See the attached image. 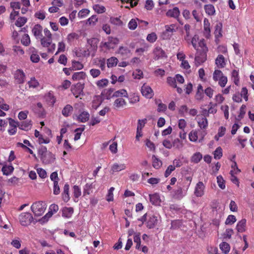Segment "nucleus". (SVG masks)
I'll return each mask as SVG.
<instances>
[{"instance_id":"1","label":"nucleus","mask_w":254,"mask_h":254,"mask_svg":"<svg viewBox=\"0 0 254 254\" xmlns=\"http://www.w3.org/2000/svg\"><path fill=\"white\" fill-rule=\"evenodd\" d=\"M46 208L45 203L43 201H37L34 203L31 209L35 216H40L44 213Z\"/></svg>"},{"instance_id":"2","label":"nucleus","mask_w":254,"mask_h":254,"mask_svg":"<svg viewBox=\"0 0 254 254\" xmlns=\"http://www.w3.org/2000/svg\"><path fill=\"white\" fill-rule=\"evenodd\" d=\"M19 221L22 226H26L33 221V217L29 212L22 213L19 216Z\"/></svg>"},{"instance_id":"3","label":"nucleus","mask_w":254,"mask_h":254,"mask_svg":"<svg viewBox=\"0 0 254 254\" xmlns=\"http://www.w3.org/2000/svg\"><path fill=\"white\" fill-rule=\"evenodd\" d=\"M42 163L45 164H52L54 162L56 158L55 155L51 152H48L40 158Z\"/></svg>"},{"instance_id":"4","label":"nucleus","mask_w":254,"mask_h":254,"mask_svg":"<svg viewBox=\"0 0 254 254\" xmlns=\"http://www.w3.org/2000/svg\"><path fill=\"white\" fill-rule=\"evenodd\" d=\"M205 186L202 182H199L195 187L194 194L197 197H201L204 194Z\"/></svg>"},{"instance_id":"5","label":"nucleus","mask_w":254,"mask_h":254,"mask_svg":"<svg viewBox=\"0 0 254 254\" xmlns=\"http://www.w3.org/2000/svg\"><path fill=\"white\" fill-rule=\"evenodd\" d=\"M141 93L143 96L147 98H151L154 95L152 89L148 85L144 84L141 87Z\"/></svg>"},{"instance_id":"6","label":"nucleus","mask_w":254,"mask_h":254,"mask_svg":"<svg viewBox=\"0 0 254 254\" xmlns=\"http://www.w3.org/2000/svg\"><path fill=\"white\" fill-rule=\"evenodd\" d=\"M83 88L84 84L79 82L71 88V91L75 97L77 98L79 95L82 94Z\"/></svg>"},{"instance_id":"7","label":"nucleus","mask_w":254,"mask_h":254,"mask_svg":"<svg viewBox=\"0 0 254 254\" xmlns=\"http://www.w3.org/2000/svg\"><path fill=\"white\" fill-rule=\"evenodd\" d=\"M119 40L117 38L109 37L107 42L103 43V45L108 49L114 48V47L119 43Z\"/></svg>"},{"instance_id":"8","label":"nucleus","mask_w":254,"mask_h":254,"mask_svg":"<svg viewBox=\"0 0 254 254\" xmlns=\"http://www.w3.org/2000/svg\"><path fill=\"white\" fill-rule=\"evenodd\" d=\"M14 77L17 83L21 84L25 81V75L22 70L18 69L15 73Z\"/></svg>"},{"instance_id":"9","label":"nucleus","mask_w":254,"mask_h":254,"mask_svg":"<svg viewBox=\"0 0 254 254\" xmlns=\"http://www.w3.org/2000/svg\"><path fill=\"white\" fill-rule=\"evenodd\" d=\"M153 53L154 54V59L155 60H158L160 58L166 57L164 51L159 47H157L154 49Z\"/></svg>"},{"instance_id":"10","label":"nucleus","mask_w":254,"mask_h":254,"mask_svg":"<svg viewBox=\"0 0 254 254\" xmlns=\"http://www.w3.org/2000/svg\"><path fill=\"white\" fill-rule=\"evenodd\" d=\"M43 27L40 24L35 25L32 30V33L36 38H40L42 36V31Z\"/></svg>"},{"instance_id":"11","label":"nucleus","mask_w":254,"mask_h":254,"mask_svg":"<svg viewBox=\"0 0 254 254\" xmlns=\"http://www.w3.org/2000/svg\"><path fill=\"white\" fill-rule=\"evenodd\" d=\"M126 165L124 164L115 163L111 167L110 172L112 174L115 172H118L126 169Z\"/></svg>"},{"instance_id":"12","label":"nucleus","mask_w":254,"mask_h":254,"mask_svg":"<svg viewBox=\"0 0 254 254\" xmlns=\"http://www.w3.org/2000/svg\"><path fill=\"white\" fill-rule=\"evenodd\" d=\"M149 198L150 202L155 205L160 204L161 200L159 194L155 193L153 194H149Z\"/></svg>"},{"instance_id":"13","label":"nucleus","mask_w":254,"mask_h":254,"mask_svg":"<svg viewBox=\"0 0 254 254\" xmlns=\"http://www.w3.org/2000/svg\"><path fill=\"white\" fill-rule=\"evenodd\" d=\"M180 10L177 7L173 8L172 9H169L166 12V15L169 17L177 18L180 15Z\"/></svg>"},{"instance_id":"14","label":"nucleus","mask_w":254,"mask_h":254,"mask_svg":"<svg viewBox=\"0 0 254 254\" xmlns=\"http://www.w3.org/2000/svg\"><path fill=\"white\" fill-rule=\"evenodd\" d=\"M32 122L31 121H25L22 122H20L19 124V128L20 129L24 130L25 131H27L31 129L32 127Z\"/></svg>"},{"instance_id":"15","label":"nucleus","mask_w":254,"mask_h":254,"mask_svg":"<svg viewBox=\"0 0 254 254\" xmlns=\"http://www.w3.org/2000/svg\"><path fill=\"white\" fill-rule=\"evenodd\" d=\"M157 217L154 215L150 216L147 222V227L149 229L153 228L157 223Z\"/></svg>"},{"instance_id":"16","label":"nucleus","mask_w":254,"mask_h":254,"mask_svg":"<svg viewBox=\"0 0 254 254\" xmlns=\"http://www.w3.org/2000/svg\"><path fill=\"white\" fill-rule=\"evenodd\" d=\"M62 216L65 218H70L73 213V208L72 207H64L63 208Z\"/></svg>"},{"instance_id":"17","label":"nucleus","mask_w":254,"mask_h":254,"mask_svg":"<svg viewBox=\"0 0 254 254\" xmlns=\"http://www.w3.org/2000/svg\"><path fill=\"white\" fill-rule=\"evenodd\" d=\"M34 111L39 116H43L45 115V110L40 102L37 103V105L34 108Z\"/></svg>"},{"instance_id":"18","label":"nucleus","mask_w":254,"mask_h":254,"mask_svg":"<svg viewBox=\"0 0 254 254\" xmlns=\"http://www.w3.org/2000/svg\"><path fill=\"white\" fill-rule=\"evenodd\" d=\"M69 186L67 184L64 185L63 193V199L65 202H67L69 199Z\"/></svg>"},{"instance_id":"19","label":"nucleus","mask_w":254,"mask_h":254,"mask_svg":"<svg viewBox=\"0 0 254 254\" xmlns=\"http://www.w3.org/2000/svg\"><path fill=\"white\" fill-rule=\"evenodd\" d=\"M205 12L209 15H214L215 13V9L212 4H206L204 6Z\"/></svg>"},{"instance_id":"20","label":"nucleus","mask_w":254,"mask_h":254,"mask_svg":"<svg viewBox=\"0 0 254 254\" xmlns=\"http://www.w3.org/2000/svg\"><path fill=\"white\" fill-rule=\"evenodd\" d=\"M94 188L93 183H87L83 188V196L86 194H90L92 192V190Z\"/></svg>"},{"instance_id":"21","label":"nucleus","mask_w":254,"mask_h":254,"mask_svg":"<svg viewBox=\"0 0 254 254\" xmlns=\"http://www.w3.org/2000/svg\"><path fill=\"white\" fill-rule=\"evenodd\" d=\"M246 223V220L243 219L240 221L236 226V229L238 232L242 233L245 231V226Z\"/></svg>"},{"instance_id":"22","label":"nucleus","mask_w":254,"mask_h":254,"mask_svg":"<svg viewBox=\"0 0 254 254\" xmlns=\"http://www.w3.org/2000/svg\"><path fill=\"white\" fill-rule=\"evenodd\" d=\"M152 160L153 167L157 169L160 168L162 165V161L154 155L152 156Z\"/></svg>"},{"instance_id":"23","label":"nucleus","mask_w":254,"mask_h":254,"mask_svg":"<svg viewBox=\"0 0 254 254\" xmlns=\"http://www.w3.org/2000/svg\"><path fill=\"white\" fill-rule=\"evenodd\" d=\"M217 65L220 67H224L225 65V59L223 55H219L215 60Z\"/></svg>"},{"instance_id":"24","label":"nucleus","mask_w":254,"mask_h":254,"mask_svg":"<svg viewBox=\"0 0 254 254\" xmlns=\"http://www.w3.org/2000/svg\"><path fill=\"white\" fill-rule=\"evenodd\" d=\"M89 114L87 112H82L77 117V120L81 123H85L89 120Z\"/></svg>"},{"instance_id":"25","label":"nucleus","mask_w":254,"mask_h":254,"mask_svg":"<svg viewBox=\"0 0 254 254\" xmlns=\"http://www.w3.org/2000/svg\"><path fill=\"white\" fill-rule=\"evenodd\" d=\"M73 111L72 107L70 105H66L62 110V114L64 116L68 117Z\"/></svg>"},{"instance_id":"26","label":"nucleus","mask_w":254,"mask_h":254,"mask_svg":"<svg viewBox=\"0 0 254 254\" xmlns=\"http://www.w3.org/2000/svg\"><path fill=\"white\" fill-rule=\"evenodd\" d=\"M13 170L14 168L12 165H4L2 167L1 171L3 175L7 176L10 175Z\"/></svg>"},{"instance_id":"27","label":"nucleus","mask_w":254,"mask_h":254,"mask_svg":"<svg viewBox=\"0 0 254 254\" xmlns=\"http://www.w3.org/2000/svg\"><path fill=\"white\" fill-rule=\"evenodd\" d=\"M174 193L173 195V197L175 199H181L184 196V194H183V190L181 187H179L178 188V189L174 190Z\"/></svg>"},{"instance_id":"28","label":"nucleus","mask_w":254,"mask_h":254,"mask_svg":"<svg viewBox=\"0 0 254 254\" xmlns=\"http://www.w3.org/2000/svg\"><path fill=\"white\" fill-rule=\"evenodd\" d=\"M198 126L201 129H205L208 126V121L206 117H203L197 122Z\"/></svg>"},{"instance_id":"29","label":"nucleus","mask_w":254,"mask_h":254,"mask_svg":"<svg viewBox=\"0 0 254 254\" xmlns=\"http://www.w3.org/2000/svg\"><path fill=\"white\" fill-rule=\"evenodd\" d=\"M222 24L220 22H219L216 24L215 26V31L214 33L215 34V36L217 37H221L222 36Z\"/></svg>"},{"instance_id":"30","label":"nucleus","mask_w":254,"mask_h":254,"mask_svg":"<svg viewBox=\"0 0 254 254\" xmlns=\"http://www.w3.org/2000/svg\"><path fill=\"white\" fill-rule=\"evenodd\" d=\"M219 246L220 249L224 254H227L229 252L230 247L228 243L224 242L221 243Z\"/></svg>"},{"instance_id":"31","label":"nucleus","mask_w":254,"mask_h":254,"mask_svg":"<svg viewBox=\"0 0 254 254\" xmlns=\"http://www.w3.org/2000/svg\"><path fill=\"white\" fill-rule=\"evenodd\" d=\"M85 76H86V74L83 71H80V72H75L72 75V78L74 80H77L84 79L85 78Z\"/></svg>"},{"instance_id":"32","label":"nucleus","mask_w":254,"mask_h":254,"mask_svg":"<svg viewBox=\"0 0 254 254\" xmlns=\"http://www.w3.org/2000/svg\"><path fill=\"white\" fill-rule=\"evenodd\" d=\"M52 43V39L43 37L41 38V44L44 47H49Z\"/></svg>"},{"instance_id":"33","label":"nucleus","mask_w":254,"mask_h":254,"mask_svg":"<svg viewBox=\"0 0 254 254\" xmlns=\"http://www.w3.org/2000/svg\"><path fill=\"white\" fill-rule=\"evenodd\" d=\"M127 93L125 89H121L115 92L112 95V97H127Z\"/></svg>"},{"instance_id":"34","label":"nucleus","mask_w":254,"mask_h":254,"mask_svg":"<svg viewBox=\"0 0 254 254\" xmlns=\"http://www.w3.org/2000/svg\"><path fill=\"white\" fill-rule=\"evenodd\" d=\"M118 59L115 57H111L107 60V66L108 67L115 66L118 63Z\"/></svg>"},{"instance_id":"35","label":"nucleus","mask_w":254,"mask_h":254,"mask_svg":"<svg viewBox=\"0 0 254 254\" xmlns=\"http://www.w3.org/2000/svg\"><path fill=\"white\" fill-rule=\"evenodd\" d=\"M203 26L205 34L209 35L210 33V23L207 18H204L203 21Z\"/></svg>"},{"instance_id":"36","label":"nucleus","mask_w":254,"mask_h":254,"mask_svg":"<svg viewBox=\"0 0 254 254\" xmlns=\"http://www.w3.org/2000/svg\"><path fill=\"white\" fill-rule=\"evenodd\" d=\"M214 158L215 159H220L222 156V149L221 147H218L214 152Z\"/></svg>"},{"instance_id":"37","label":"nucleus","mask_w":254,"mask_h":254,"mask_svg":"<svg viewBox=\"0 0 254 254\" xmlns=\"http://www.w3.org/2000/svg\"><path fill=\"white\" fill-rule=\"evenodd\" d=\"M133 240L134 243H136L135 248L139 250L140 247L141 240L140 238V233H135Z\"/></svg>"},{"instance_id":"38","label":"nucleus","mask_w":254,"mask_h":254,"mask_svg":"<svg viewBox=\"0 0 254 254\" xmlns=\"http://www.w3.org/2000/svg\"><path fill=\"white\" fill-rule=\"evenodd\" d=\"M217 182L220 188L224 190L225 188V180L223 179L222 176L219 175L217 177Z\"/></svg>"},{"instance_id":"39","label":"nucleus","mask_w":254,"mask_h":254,"mask_svg":"<svg viewBox=\"0 0 254 254\" xmlns=\"http://www.w3.org/2000/svg\"><path fill=\"white\" fill-rule=\"evenodd\" d=\"M126 105V102L123 98H118L114 102V105L117 107L120 108Z\"/></svg>"},{"instance_id":"40","label":"nucleus","mask_w":254,"mask_h":254,"mask_svg":"<svg viewBox=\"0 0 254 254\" xmlns=\"http://www.w3.org/2000/svg\"><path fill=\"white\" fill-rule=\"evenodd\" d=\"M27 18L25 17H20L17 19L15 22V25L18 27H22L27 22Z\"/></svg>"},{"instance_id":"41","label":"nucleus","mask_w":254,"mask_h":254,"mask_svg":"<svg viewBox=\"0 0 254 254\" xmlns=\"http://www.w3.org/2000/svg\"><path fill=\"white\" fill-rule=\"evenodd\" d=\"M223 75L222 72L220 70H215L213 74V78L215 81H218L221 78Z\"/></svg>"},{"instance_id":"42","label":"nucleus","mask_w":254,"mask_h":254,"mask_svg":"<svg viewBox=\"0 0 254 254\" xmlns=\"http://www.w3.org/2000/svg\"><path fill=\"white\" fill-rule=\"evenodd\" d=\"M206 55L205 52H202L201 54V57L200 56H196L195 57V61L196 62L198 63V64L202 63L204 62L206 60Z\"/></svg>"},{"instance_id":"43","label":"nucleus","mask_w":254,"mask_h":254,"mask_svg":"<svg viewBox=\"0 0 254 254\" xmlns=\"http://www.w3.org/2000/svg\"><path fill=\"white\" fill-rule=\"evenodd\" d=\"M236 218L234 215H229L227 217L225 223L226 225H232L234 224L236 221Z\"/></svg>"},{"instance_id":"44","label":"nucleus","mask_w":254,"mask_h":254,"mask_svg":"<svg viewBox=\"0 0 254 254\" xmlns=\"http://www.w3.org/2000/svg\"><path fill=\"white\" fill-rule=\"evenodd\" d=\"M98 41V40L96 38H92L87 40V43L93 47L94 49H96Z\"/></svg>"},{"instance_id":"45","label":"nucleus","mask_w":254,"mask_h":254,"mask_svg":"<svg viewBox=\"0 0 254 254\" xmlns=\"http://www.w3.org/2000/svg\"><path fill=\"white\" fill-rule=\"evenodd\" d=\"M109 81L107 79H102L96 82L97 86L99 88H103L108 85Z\"/></svg>"},{"instance_id":"46","label":"nucleus","mask_w":254,"mask_h":254,"mask_svg":"<svg viewBox=\"0 0 254 254\" xmlns=\"http://www.w3.org/2000/svg\"><path fill=\"white\" fill-rule=\"evenodd\" d=\"M183 146V144L182 143V141H181L179 138H176L174 140V141L172 142V146L177 148V149H180Z\"/></svg>"},{"instance_id":"47","label":"nucleus","mask_w":254,"mask_h":254,"mask_svg":"<svg viewBox=\"0 0 254 254\" xmlns=\"http://www.w3.org/2000/svg\"><path fill=\"white\" fill-rule=\"evenodd\" d=\"M21 43L26 46H28L30 43V39L29 36L27 34H25L22 37V38L21 40Z\"/></svg>"},{"instance_id":"48","label":"nucleus","mask_w":254,"mask_h":254,"mask_svg":"<svg viewBox=\"0 0 254 254\" xmlns=\"http://www.w3.org/2000/svg\"><path fill=\"white\" fill-rule=\"evenodd\" d=\"M202 158V156L201 154L198 152L193 154V155L192 157L191 160L193 162L197 163L201 160Z\"/></svg>"},{"instance_id":"49","label":"nucleus","mask_w":254,"mask_h":254,"mask_svg":"<svg viewBox=\"0 0 254 254\" xmlns=\"http://www.w3.org/2000/svg\"><path fill=\"white\" fill-rule=\"evenodd\" d=\"M197 132L196 130H192L189 133V139L191 141H196L197 140Z\"/></svg>"},{"instance_id":"50","label":"nucleus","mask_w":254,"mask_h":254,"mask_svg":"<svg viewBox=\"0 0 254 254\" xmlns=\"http://www.w3.org/2000/svg\"><path fill=\"white\" fill-rule=\"evenodd\" d=\"M93 8L98 13H102L105 11V7L99 4L94 5Z\"/></svg>"},{"instance_id":"51","label":"nucleus","mask_w":254,"mask_h":254,"mask_svg":"<svg viewBox=\"0 0 254 254\" xmlns=\"http://www.w3.org/2000/svg\"><path fill=\"white\" fill-rule=\"evenodd\" d=\"M110 22L115 25L120 26L123 24V22L119 17H111Z\"/></svg>"},{"instance_id":"52","label":"nucleus","mask_w":254,"mask_h":254,"mask_svg":"<svg viewBox=\"0 0 254 254\" xmlns=\"http://www.w3.org/2000/svg\"><path fill=\"white\" fill-rule=\"evenodd\" d=\"M28 84L29 87L36 88L38 86L39 82L35 77L31 78V80L28 81Z\"/></svg>"},{"instance_id":"53","label":"nucleus","mask_w":254,"mask_h":254,"mask_svg":"<svg viewBox=\"0 0 254 254\" xmlns=\"http://www.w3.org/2000/svg\"><path fill=\"white\" fill-rule=\"evenodd\" d=\"M157 37L156 34L152 32L148 34L147 36V40L150 43H154L157 40Z\"/></svg>"},{"instance_id":"54","label":"nucleus","mask_w":254,"mask_h":254,"mask_svg":"<svg viewBox=\"0 0 254 254\" xmlns=\"http://www.w3.org/2000/svg\"><path fill=\"white\" fill-rule=\"evenodd\" d=\"M246 108V106L245 105H243L240 109V114L238 116L237 120H241L243 118L244 115L246 114L245 109Z\"/></svg>"},{"instance_id":"55","label":"nucleus","mask_w":254,"mask_h":254,"mask_svg":"<svg viewBox=\"0 0 254 254\" xmlns=\"http://www.w3.org/2000/svg\"><path fill=\"white\" fill-rule=\"evenodd\" d=\"M73 194L74 196L76 198H78L81 194V191L80 189L77 186H73Z\"/></svg>"},{"instance_id":"56","label":"nucleus","mask_w":254,"mask_h":254,"mask_svg":"<svg viewBox=\"0 0 254 254\" xmlns=\"http://www.w3.org/2000/svg\"><path fill=\"white\" fill-rule=\"evenodd\" d=\"M130 50L126 47H120L119 49L118 53L122 55H127L129 53Z\"/></svg>"},{"instance_id":"57","label":"nucleus","mask_w":254,"mask_h":254,"mask_svg":"<svg viewBox=\"0 0 254 254\" xmlns=\"http://www.w3.org/2000/svg\"><path fill=\"white\" fill-rule=\"evenodd\" d=\"M0 108L5 111L9 110V106L4 103V100L3 98L0 97Z\"/></svg>"},{"instance_id":"58","label":"nucleus","mask_w":254,"mask_h":254,"mask_svg":"<svg viewBox=\"0 0 254 254\" xmlns=\"http://www.w3.org/2000/svg\"><path fill=\"white\" fill-rule=\"evenodd\" d=\"M52 215L53 213H52L51 211H49V212L39 220V221L42 223H45L48 221V219L52 217Z\"/></svg>"},{"instance_id":"59","label":"nucleus","mask_w":254,"mask_h":254,"mask_svg":"<svg viewBox=\"0 0 254 254\" xmlns=\"http://www.w3.org/2000/svg\"><path fill=\"white\" fill-rule=\"evenodd\" d=\"M175 169V167L173 165H169L166 170L165 171L164 176L165 177H168L171 173Z\"/></svg>"},{"instance_id":"60","label":"nucleus","mask_w":254,"mask_h":254,"mask_svg":"<svg viewBox=\"0 0 254 254\" xmlns=\"http://www.w3.org/2000/svg\"><path fill=\"white\" fill-rule=\"evenodd\" d=\"M39 176L41 178H45L47 177L46 171L42 168H39L37 169Z\"/></svg>"},{"instance_id":"61","label":"nucleus","mask_w":254,"mask_h":254,"mask_svg":"<svg viewBox=\"0 0 254 254\" xmlns=\"http://www.w3.org/2000/svg\"><path fill=\"white\" fill-rule=\"evenodd\" d=\"M133 76L135 79H140L142 77L143 72L140 69H137L135 71L133 72Z\"/></svg>"},{"instance_id":"62","label":"nucleus","mask_w":254,"mask_h":254,"mask_svg":"<svg viewBox=\"0 0 254 254\" xmlns=\"http://www.w3.org/2000/svg\"><path fill=\"white\" fill-rule=\"evenodd\" d=\"M49 151H47V148L45 146H41L38 150V154L40 156V158L43 156Z\"/></svg>"},{"instance_id":"63","label":"nucleus","mask_w":254,"mask_h":254,"mask_svg":"<svg viewBox=\"0 0 254 254\" xmlns=\"http://www.w3.org/2000/svg\"><path fill=\"white\" fill-rule=\"evenodd\" d=\"M167 82L171 86L174 88L177 87L176 80L175 78L169 77L167 78Z\"/></svg>"},{"instance_id":"64","label":"nucleus","mask_w":254,"mask_h":254,"mask_svg":"<svg viewBox=\"0 0 254 254\" xmlns=\"http://www.w3.org/2000/svg\"><path fill=\"white\" fill-rule=\"evenodd\" d=\"M218 81L219 85L221 87H224L226 85V83L227 82V77L226 76H223Z\"/></svg>"}]
</instances>
